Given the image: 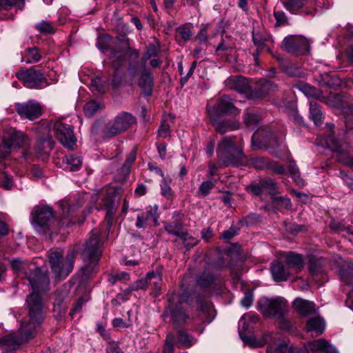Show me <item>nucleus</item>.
I'll use <instances>...</instances> for the list:
<instances>
[{"label": "nucleus", "mask_w": 353, "mask_h": 353, "mask_svg": "<svg viewBox=\"0 0 353 353\" xmlns=\"http://www.w3.org/2000/svg\"><path fill=\"white\" fill-rule=\"evenodd\" d=\"M14 272L21 275L28 281L32 288V293L26 299V305L29 311L30 320L23 321L19 329V336L10 334L3 338L5 345L12 349H17L20 345L28 342L33 338L37 328L42 320L43 303L41 294L48 291L50 279L47 272H42L35 264L20 259L11 261Z\"/></svg>", "instance_id": "1"}, {"label": "nucleus", "mask_w": 353, "mask_h": 353, "mask_svg": "<svg viewBox=\"0 0 353 353\" xmlns=\"http://www.w3.org/2000/svg\"><path fill=\"white\" fill-rule=\"evenodd\" d=\"M97 45L103 52L110 51V60L116 70L125 61L126 55L130 50L128 39L123 34L114 39L108 34L100 35Z\"/></svg>", "instance_id": "2"}, {"label": "nucleus", "mask_w": 353, "mask_h": 353, "mask_svg": "<svg viewBox=\"0 0 353 353\" xmlns=\"http://www.w3.org/2000/svg\"><path fill=\"white\" fill-rule=\"evenodd\" d=\"M100 236L99 230H92L88 240L84 244L81 255L85 264L80 270L83 280L90 278L97 271V264L101 254Z\"/></svg>", "instance_id": "3"}, {"label": "nucleus", "mask_w": 353, "mask_h": 353, "mask_svg": "<svg viewBox=\"0 0 353 353\" xmlns=\"http://www.w3.org/2000/svg\"><path fill=\"white\" fill-rule=\"evenodd\" d=\"M74 252L70 251L65 256L62 251L50 250L48 259L52 272L57 279H63L72 271L74 268Z\"/></svg>", "instance_id": "4"}, {"label": "nucleus", "mask_w": 353, "mask_h": 353, "mask_svg": "<svg viewBox=\"0 0 353 353\" xmlns=\"http://www.w3.org/2000/svg\"><path fill=\"white\" fill-rule=\"evenodd\" d=\"M216 153L219 164L225 166L237 164L243 157L242 149L230 137H224L219 141Z\"/></svg>", "instance_id": "5"}, {"label": "nucleus", "mask_w": 353, "mask_h": 353, "mask_svg": "<svg viewBox=\"0 0 353 353\" xmlns=\"http://www.w3.org/2000/svg\"><path fill=\"white\" fill-rule=\"evenodd\" d=\"M32 223L39 234H45L54 222V212L48 205H38L32 212Z\"/></svg>", "instance_id": "6"}, {"label": "nucleus", "mask_w": 353, "mask_h": 353, "mask_svg": "<svg viewBox=\"0 0 353 353\" xmlns=\"http://www.w3.org/2000/svg\"><path fill=\"white\" fill-rule=\"evenodd\" d=\"M136 119L128 112H121L110 120L103 128V135L105 138H112L131 127Z\"/></svg>", "instance_id": "7"}, {"label": "nucleus", "mask_w": 353, "mask_h": 353, "mask_svg": "<svg viewBox=\"0 0 353 353\" xmlns=\"http://www.w3.org/2000/svg\"><path fill=\"white\" fill-rule=\"evenodd\" d=\"M257 305L260 312L269 318H276L282 313H286L289 307L288 301L281 296L262 297L258 301Z\"/></svg>", "instance_id": "8"}, {"label": "nucleus", "mask_w": 353, "mask_h": 353, "mask_svg": "<svg viewBox=\"0 0 353 353\" xmlns=\"http://www.w3.org/2000/svg\"><path fill=\"white\" fill-rule=\"evenodd\" d=\"M54 137L65 148L74 149L77 139L70 125L61 120H57L51 123Z\"/></svg>", "instance_id": "9"}, {"label": "nucleus", "mask_w": 353, "mask_h": 353, "mask_svg": "<svg viewBox=\"0 0 353 353\" xmlns=\"http://www.w3.org/2000/svg\"><path fill=\"white\" fill-rule=\"evenodd\" d=\"M17 77L29 88L42 89L49 85L41 71L32 68L18 72Z\"/></svg>", "instance_id": "10"}, {"label": "nucleus", "mask_w": 353, "mask_h": 353, "mask_svg": "<svg viewBox=\"0 0 353 353\" xmlns=\"http://www.w3.org/2000/svg\"><path fill=\"white\" fill-rule=\"evenodd\" d=\"M179 296L177 294H168V305L165 308L163 316L170 317L172 320L177 323H181L186 321L188 316L181 306L179 301Z\"/></svg>", "instance_id": "11"}, {"label": "nucleus", "mask_w": 353, "mask_h": 353, "mask_svg": "<svg viewBox=\"0 0 353 353\" xmlns=\"http://www.w3.org/2000/svg\"><path fill=\"white\" fill-rule=\"evenodd\" d=\"M309 41L302 36L290 35L282 43L283 49L288 53L303 54L309 51Z\"/></svg>", "instance_id": "12"}, {"label": "nucleus", "mask_w": 353, "mask_h": 353, "mask_svg": "<svg viewBox=\"0 0 353 353\" xmlns=\"http://www.w3.org/2000/svg\"><path fill=\"white\" fill-rule=\"evenodd\" d=\"M207 111L212 120V125L218 133L225 134L228 132L239 129L240 123L236 121L217 119L219 115H216L215 109H211L209 104L207 105Z\"/></svg>", "instance_id": "13"}, {"label": "nucleus", "mask_w": 353, "mask_h": 353, "mask_svg": "<svg viewBox=\"0 0 353 353\" xmlns=\"http://www.w3.org/2000/svg\"><path fill=\"white\" fill-rule=\"evenodd\" d=\"M16 110L21 117L34 120L41 114L40 104L33 100L22 103H16Z\"/></svg>", "instance_id": "14"}, {"label": "nucleus", "mask_w": 353, "mask_h": 353, "mask_svg": "<svg viewBox=\"0 0 353 353\" xmlns=\"http://www.w3.org/2000/svg\"><path fill=\"white\" fill-rule=\"evenodd\" d=\"M211 109H215L216 115L229 114L237 115L239 113V109L234 105V100L230 96L221 97L216 105L211 106Z\"/></svg>", "instance_id": "15"}, {"label": "nucleus", "mask_w": 353, "mask_h": 353, "mask_svg": "<svg viewBox=\"0 0 353 353\" xmlns=\"http://www.w3.org/2000/svg\"><path fill=\"white\" fill-rule=\"evenodd\" d=\"M159 51L160 45L157 41L154 43L149 44L146 51L143 55L142 63L130 65L129 68V73L130 76L134 77V76L138 73V70L140 68L145 66L146 61L152 57H157Z\"/></svg>", "instance_id": "16"}, {"label": "nucleus", "mask_w": 353, "mask_h": 353, "mask_svg": "<svg viewBox=\"0 0 353 353\" xmlns=\"http://www.w3.org/2000/svg\"><path fill=\"white\" fill-rule=\"evenodd\" d=\"M83 201L79 199L77 204L68 203L66 201L59 202V207L62 210V219L61 223L62 226H68L72 223L73 213L83 204Z\"/></svg>", "instance_id": "17"}, {"label": "nucleus", "mask_w": 353, "mask_h": 353, "mask_svg": "<svg viewBox=\"0 0 353 353\" xmlns=\"http://www.w3.org/2000/svg\"><path fill=\"white\" fill-rule=\"evenodd\" d=\"M225 87L230 90H237L240 93H247L252 89L247 79L242 76L230 77L225 81Z\"/></svg>", "instance_id": "18"}, {"label": "nucleus", "mask_w": 353, "mask_h": 353, "mask_svg": "<svg viewBox=\"0 0 353 353\" xmlns=\"http://www.w3.org/2000/svg\"><path fill=\"white\" fill-rule=\"evenodd\" d=\"M3 139L12 147H22L28 142L26 135L14 128H10L5 131Z\"/></svg>", "instance_id": "19"}, {"label": "nucleus", "mask_w": 353, "mask_h": 353, "mask_svg": "<svg viewBox=\"0 0 353 353\" xmlns=\"http://www.w3.org/2000/svg\"><path fill=\"white\" fill-rule=\"evenodd\" d=\"M140 71L141 77L139 81V85L143 90L145 95H151L153 88V76L152 72L149 69L145 68V66H144L138 70V73L134 77H136Z\"/></svg>", "instance_id": "20"}, {"label": "nucleus", "mask_w": 353, "mask_h": 353, "mask_svg": "<svg viewBox=\"0 0 353 353\" xmlns=\"http://www.w3.org/2000/svg\"><path fill=\"white\" fill-rule=\"evenodd\" d=\"M271 274L275 281L281 282L286 281L292 272L286 263L283 264L279 261H275L272 263Z\"/></svg>", "instance_id": "21"}, {"label": "nucleus", "mask_w": 353, "mask_h": 353, "mask_svg": "<svg viewBox=\"0 0 353 353\" xmlns=\"http://www.w3.org/2000/svg\"><path fill=\"white\" fill-rule=\"evenodd\" d=\"M252 39H253V41H254V44L258 46L256 52L253 54L255 61L257 63L258 59H259V50H263V49L265 48L268 52L271 53V50H270V48L266 46L265 43L266 42H272L273 40H272V37L270 34H263L260 32L254 31V30L252 31Z\"/></svg>", "instance_id": "22"}, {"label": "nucleus", "mask_w": 353, "mask_h": 353, "mask_svg": "<svg viewBox=\"0 0 353 353\" xmlns=\"http://www.w3.org/2000/svg\"><path fill=\"white\" fill-rule=\"evenodd\" d=\"M307 348L312 352L339 353L334 346L323 339H317L308 343Z\"/></svg>", "instance_id": "23"}, {"label": "nucleus", "mask_w": 353, "mask_h": 353, "mask_svg": "<svg viewBox=\"0 0 353 353\" xmlns=\"http://www.w3.org/2000/svg\"><path fill=\"white\" fill-rule=\"evenodd\" d=\"M294 307L301 316H310L316 314L315 304L301 298H296L293 302Z\"/></svg>", "instance_id": "24"}, {"label": "nucleus", "mask_w": 353, "mask_h": 353, "mask_svg": "<svg viewBox=\"0 0 353 353\" xmlns=\"http://www.w3.org/2000/svg\"><path fill=\"white\" fill-rule=\"evenodd\" d=\"M310 316L306 323V330L308 332H314L317 334L323 332L325 327V323L323 318L319 315L313 314Z\"/></svg>", "instance_id": "25"}, {"label": "nucleus", "mask_w": 353, "mask_h": 353, "mask_svg": "<svg viewBox=\"0 0 353 353\" xmlns=\"http://www.w3.org/2000/svg\"><path fill=\"white\" fill-rule=\"evenodd\" d=\"M267 353H309L306 350H301L297 347L289 346L285 342L269 346L267 349Z\"/></svg>", "instance_id": "26"}, {"label": "nucleus", "mask_w": 353, "mask_h": 353, "mask_svg": "<svg viewBox=\"0 0 353 353\" xmlns=\"http://www.w3.org/2000/svg\"><path fill=\"white\" fill-rule=\"evenodd\" d=\"M148 285H152L154 290L151 292L154 296H158L161 293V283L162 281V274L160 270L152 271L147 274Z\"/></svg>", "instance_id": "27"}, {"label": "nucleus", "mask_w": 353, "mask_h": 353, "mask_svg": "<svg viewBox=\"0 0 353 353\" xmlns=\"http://www.w3.org/2000/svg\"><path fill=\"white\" fill-rule=\"evenodd\" d=\"M285 263L291 272H298L304 266L303 259L301 255L290 252L286 256Z\"/></svg>", "instance_id": "28"}, {"label": "nucleus", "mask_w": 353, "mask_h": 353, "mask_svg": "<svg viewBox=\"0 0 353 353\" xmlns=\"http://www.w3.org/2000/svg\"><path fill=\"white\" fill-rule=\"evenodd\" d=\"M276 89V85L272 82L261 79L259 81L254 88L255 97H260L268 94L270 92H273Z\"/></svg>", "instance_id": "29"}, {"label": "nucleus", "mask_w": 353, "mask_h": 353, "mask_svg": "<svg viewBox=\"0 0 353 353\" xmlns=\"http://www.w3.org/2000/svg\"><path fill=\"white\" fill-rule=\"evenodd\" d=\"M256 322V317L251 313L242 316L239 322V332H243L245 334L250 332L251 324Z\"/></svg>", "instance_id": "30"}, {"label": "nucleus", "mask_w": 353, "mask_h": 353, "mask_svg": "<svg viewBox=\"0 0 353 353\" xmlns=\"http://www.w3.org/2000/svg\"><path fill=\"white\" fill-rule=\"evenodd\" d=\"M63 163L65 164V169L75 171L80 169L82 165L81 157L77 154H69L63 157Z\"/></svg>", "instance_id": "31"}, {"label": "nucleus", "mask_w": 353, "mask_h": 353, "mask_svg": "<svg viewBox=\"0 0 353 353\" xmlns=\"http://www.w3.org/2000/svg\"><path fill=\"white\" fill-rule=\"evenodd\" d=\"M197 307L198 309L202 312L205 317L207 319L208 322H210L212 319L210 318L211 316H212L214 310L212 308V306L208 300L205 299H203L199 297L197 301Z\"/></svg>", "instance_id": "32"}, {"label": "nucleus", "mask_w": 353, "mask_h": 353, "mask_svg": "<svg viewBox=\"0 0 353 353\" xmlns=\"http://www.w3.org/2000/svg\"><path fill=\"white\" fill-rule=\"evenodd\" d=\"M54 296V309L61 313L64 310V303L68 296V292L66 288L59 289L56 291Z\"/></svg>", "instance_id": "33"}, {"label": "nucleus", "mask_w": 353, "mask_h": 353, "mask_svg": "<svg viewBox=\"0 0 353 353\" xmlns=\"http://www.w3.org/2000/svg\"><path fill=\"white\" fill-rule=\"evenodd\" d=\"M215 279L213 272L209 268L205 269L196 279V283L201 287H207L211 284Z\"/></svg>", "instance_id": "34"}, {"label": "nucleus", "mask_w": 353, "mask_h": 353, "mask_svg": "<svg viewBox=\"0 0 353 353\" xmlns=\"http://www.w3.org/2000/svg\"><path fill=\"white\" fill-rule=\"evenodd\" d=\"M273 205L279 210H290L292 208L290 199L288 197L280 196H271Z\"/></svg>", "instance_id": "35"}, {"label": "nucleus", "mask_w": 353, "mask_h": 353, "mask_svg": "<svg viewBox=\"0 0 353 353\" xmlns=\"http://www.w3.org/2000/svg\"><path fill=\"white\" fill-rule=\"evenodd\" d=\"M102 108V104L94 100H91L85 104L83 111L86 117H91Z\"/></svg>", "instance_id": "36"}, {"label": "nucleus", "mask_w": 353, "mask_h": 353, "mask_svg": "<svg viewBox=\"0 0 353 353\" xmlns=\"http://www.w3.org/2000/svg\"><path fill=\"white\" fill-rule=\"evenodd\" d=\"M310 117L316 125L321 124L322 112L320 106L316 102L311 101L310 103Z\"/></svg>", "instance_id": "37"}, {"label": "nucleus", "mask_w": 353, "mask_h": 353, "mask_svg": "<svg viewBox=\"0 0 353 353\" xmlns=\"http://www.w3.org/2000/svg\"><path fill=\"white\" fill-rule=\"evenodd\" d=\"M300 90L303 92V93L308 97L314 98L316 99H320L322 97V92L308 84H303L300 86Z\"/></svg>", "instance_id": "38"}, {"label": "nucleus", "mask_w": 353, "mask_h": 353, "mask_svg": "<svg viewBox=\"0 0 353 353\" xmlns=\"http://www.w3.org/2000/svg\"><path fill=\"white\" fill-rule=\"evenodd\" d=\"M25 59L26 63H37L41 60V55L39 53L37 48H30L26 50Z\"/></svg>", "instance_id": "39"}, {"label": "nucleus", "mask_w": 353, "mask_h": 353, "mask_svg": "<svg viewBox=\"0 0 353 353\" xmlns=\"http://www.w3.org/2000/svg\"><path fill=\"white\" fill-rule=\"evenodd\" d=\"M239 336L245 345H248L252 347L262 346L268 341L267 339H265V340H263V341H258L253 336H248V335H247V334H245L244 333H243L242 331L240 332Z\"/></svg>", "instance_id": "40"}, {"label": "nucleus", "mask_w": 353, "mask_h": 353, "mask_svg": "<svg viewBox=\"0 0 353 353\" xmlns=\"http://www.w3.org/2000/svg\"><path fill=\"white\" fill-rule=\"evenodd\" d=\"M90 88L95 94H103L105 91V85L101 77H97L91 80Z\"/></svg>", "instance_id": "41"}, {"label": "nucleus", "mask_w": 353, "mask_h": 353, "mask_svg": "<svg viewBox=\"0 0 353 353\" xmlns=\"http://www.w3.org/2000/svg\"><path fill=\"white\" fill-rule=\"evenodd\" d=\"M164 228L168 233L177 236L182 230V224L176 221L166 222L164 223Z\"/></svg>", "instance_id": "42"}, {"label": "nucleus", "mask_w": 353, "mask_h": 353, "mask_svg": "<svg viewBox=\"0 0 353 353\" xmlns=\"http://www.w3.org/2000/svg\"><path fill=\"white\" fill-rule=\"evenodd\" d=\"M260 181L264 192H268L271 196L274 195V193L276 190L277 184L273 179H262Z\"/></svg>", "instance_id": "43"}, {"label": "nucleus", "mask_w": 353, "mask_h": 353, "mask_svg": "<svg viewBox=\"0 0 353 353\" xmlns=\"http://www.w3.org/2000/svg\"><path fill=\"white\" fill-rule=\"evenodd\" d=\"M214 183L211 181H206L201 183L199 185L197 195L199 196L205 197L208 195L211 190L214 187Z\"/></svg>", "instance_id": "44"}, {"label": "nucleus", "mask_w": 353, "mask_h": 353, "mask_svg": "<svg viewBox=\"0 0 353 353\" xmlns=\"http://www.w3.org/2000/svg\"><path fill=\"white\" fill-rule=\"evenodd\" d=\"M244 123L248 128L254 129L259 123V117L255 113L246 112L244 114Z\"/></svg>", "instance_id": "45"}, {"label": "nucleus", "mask_w": 353, "mask_h": 353, "mask_svg": "<svg viewBox=\"0 0 353 353\" xmlns=\"http://www.w3.org/2000/svg\"><path fill=\"white\" fill-rule=\"evenodd\" d=\"M161 193L166 199H170L173 196V192L170 187V180L163 178L161 183Z\"/></svg>", "instance_id": "46"}, {"label": "nucleus", "mask_w": 353, "mask_h": 353, "mask_svg": "<svg viewBox=\"0 0 353 353\" xmlns=\"http://www.w3.org/2000/svg\"><path fill=\"white\" fill-rule=\"evenodd\" d=\"M176 236L179 237L183 241L185 246L188 248H192L197 243V241L194 237L189 235L187 232L182 231V230Z\"/></svg>", "instance_id": "47"}, {"label": "nucleus", "mask_w": 353, "mask_h": 353, "mask_svg": "<svg viewBox=\"0 0 353 353\" xmlns=\"http://www.w3.org/2000/svg\"><path fill=\"white\" fill-rule=\"evenodd\" d=\"M326 146L334 152H339L341 143L332 134L329 135L325 139Z\"/></svg>", "instance_id": "48"}, {"label": "nucleus", "mask_w": 353, "mask_h": 353, "mask_svg": "<svg viewBox=\"0 0 353 353\" xmlns=\"http://www.w3.org/2000/svg\"><path fill=\"white\" fill-rule=\"evenodd\" d=\"M0 181H1V185L6 190H10L14 185L12 176L6 172H0Z\"/></svg>", "instance_id": "49"}, {"label": "nucleus", "mask_w": 353, "mask_h": 353, "mask_svg": "<svg viewBox=\"0 0 353 353\" xmlns=\"http://www.w3.org/2000/svg\"><path fill=\"white\" fill-rule=\"evenodd\" d=\"M252 164L257 170H263L269 168L270 161L265 157H256L253 159Z\"/></svg>", "instance_id": "50"}, {"label": "nucleus", "mask_w": 353, "mask_h": 353, "mask_svg": "<svg viewBox=\"0 0 353 353\" xmlns=\"http://www.w3.org/2000/svg\"><path fill=\"white\" fill-rule=\"evenodd\" d=\"M309 272L312 275H317L321 272V263L319 260L312 259L310 260L308 266Z\"/></svg>", "instance_id": "51"}, {"label": "nucleus", "mask_w": 353, "mask_h": 353, "mask_svg": "<svg viewBox=\"0 0 353 353\" xmlns=\"http://www.w3.org/2000/svg\"><path fill=\"white\" fill-rule=\"evenodd\" d=\"M285 313H282L281 315H278L276 319L278 322V325L280 329L283 330H290L292 329V325L290 321H289L285 317Z\"/></svg>", "instance_id": "52"}, {"label": "nucleus", "mask_w": 353, "mask_h": 353, "mask_svg": "<svg viewBox=\"0 0 353 353\" xmlns=\"http://www.w3.org/2000/svg\"><path fill=\"white\" fill-rule=\"evenodd\" d=\"M148 286V281L147 279V276L145 279H141L138 281H137L135 283H134L132 285L129 286V288H127V291L130 292L132 291H136L140 289H145Z\"/></svg>", "instance_id": "53"}, {"label": "nucleus", "mask_w": 353, "mask_h": 353, "mask_svg": "<svg viewBox=\"0 0 353 353\" xmlns=\"http://www.w3.org/2000/svg\"><path fill=\"white\" fill-rule=\"evenodd\" d=\"M303 6V2L302 0H287L285 2V7L290 12H294Z\"/></svg>", "instance_id": "54"}, {"label": "nucleus", "mask_w": 353, "mask_h": 353, "mask_svg": "<svg viewBox=\"0 0 353 353\" xmlns=\"http://www.w3.org/2000/svg\"><path fill=\"white\" fill-rule=\"evenodd\" d=\"M179 342L185 347H190L192 345V342L189 336L184 331L179 330L178 332Z\"/></svg>", "instance_id": "55"}, {"label": "nucleus", "mask_w": 353, "mask_h": 353, "mask_svg": "<svg viewBox=\"0 0 353 353\" xmlns=\"http://www.w3.org/2000/svg\"><path fill=\"white\" fill-rule=\"evenodd\" d=\"M157 208H150L146 211V212L141 213V214L145 218H147V221H153V223L156 225L158 221V216L157 214Z\"/></svg>", "instance_id": "56"}, {"label": "nucleus", "mask_w": 353, "mask_h": 353, "mask_svg": "<svg viewBox=\"0 0 353 353\" xmlns=\"http://www.w3.org/2000/svg\"><path fill=\"white\" fill-rule=\"evenodd\" d=\"M36 28L43 34H52L54 32V28L51 23H37Z\"/></svg>", "instance_id": "57"}, {"label": "nucleus", "mask_w": 353, "mask_h": 353, "mask_svg": "<svg viewBox=\"0 0 353 353\" xmlns=\"http://www.w3.org/2000/svg\"><path fill=\"white\" fill-rule=\"evenodd\" d=\"M269 169L272 170L274 173L278 174H283L286 172V169L283 165L276 162L270 161Z\"/></svg>", "instance_id": "58"}, {"label": "nucleus", "mask_w": 353, "mask_h": 353, "mask_svg": "<svg viewBox=\"0 0 353 353\" xmlns=\"http://www.w3.org/2000/svg\"><path fill=\"white\" fill-rule=\"evenodd\" d=\"M253 303V294L251 292H247L241 299V305L245 308L250 307Z\"/></svg>", "instance_id": "59"}, {"label": "nucleus", "mask_w": 353, "mask_h": 353, "mask_svg": "<svg viewBox=\"0 0 353 353\" xmlns=\"http://www.w3.org/2000/svg\"><path fill=\"white\" fill-rule=\"evenodd\" d=\"M176 31L178 34L180 35L184 40L190 39L192 36L190 30L184 26L179 27Z\"/></svg>", "instance_id": "60"}, {"label": "nucleus", "mask_w": 353, "mask_h": 353, "mask_svg": "<svg viewBox=\"0 0 353 353\" xmlns=\"http://www.w3.org/2000/svg\"><path fill=\"white\" fill-rule=\"evenodd\" d=\"M3 143L0 145V158H6L10 153L11 146L8 144V143L4 140Z\"/></svg>", "instance_id": "61"}, {"label": "nucleus", "mask_w": 353, "mask_h": 353, "mask_svg": "<svg viewBox=\"0 0 353 353\" xmlns=\"http://www.w3.org/2000/svg\"><path fill=\"white\" fill-rule=\"evenodd\" d=\"M173 341L174 338L172 336L167 337L163 348V353H172L174 350Z\"/></svg>", "instance_id": "62"}, {"label": "nucleus", "mask_w": 353, "mask_h": 353, "mask_svg": "<svg viewBox=\"0 0 353 353\" xmlns=\"http://www.w3.org/2000/svg\"><path fill=\"white\" fill-rule=\"evenodd\" d=\"M170 126L165 121L161 123L159 129V135L161 137L165 138L170 133Z\"/></svg>", "instance_id": "63"}, {"label": "nucleus", "mask_w": 353, "mask_h": 353, "mask_svg": "<svg viewBox=\"0 0 353 353\" xmlns=\"http://www.w3.org/2000/svg\"><path fill=\"white\" fill-rule=\"evenodd\" d=\"M331 228L334 230H340V231H345L346 232L347 234H352L353 235V230H352V229L349 227V226H346L344 224L341 223H332L331 225Z\"/></svg>", "instance_id": "64"}]
</instances>
